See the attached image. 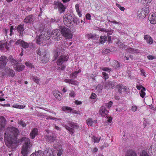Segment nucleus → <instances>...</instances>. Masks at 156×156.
<instances>
[{"instance_id": "f257e3e1", "label": "nucleus", "mask_w": 156, "mask_h": 156, "mask_svg": "<svg viewBox=\"0 0 156 156\" xmlns=\"http://www.w3.org/2000/svg\"><path fill=\"white\" fill-rule=\"evenodd\" d=\"M19 132L17 129L14 127L7 128L5 133V141L9 147L12 148L17 142V137Z\"/></svg>"}, {"instance_id": "f03ea898", "label": "nucleus", "mask_w": 156, "mask_h": 156, "mask_svg": "<svg viewBox=\"0 0 156 156\" xmlns=\"http://www.w3.org/2000/svg\"><path fill=\"white\" fill-rule=\"evenodd\" d=\"M21 141L24 142L21 153L23 156H26L29 152V148L31 146L30 140L29 138L25 137L22 138Z\"/></svg>"}, {"instance_id": "7ed1b4c3", "label": "nucleus", "mask_w": 156, "mask_h": 156, "mask_svg": "<svg viewBox=\"0 0 156 156\" xmlns=\"http://www.w3.org/2000/svg\"><path fill=\"white\" fill-rule=\"evenodd\" d=\"M74 16L69 13L64 14L63 16V20L64 24L68 27L73 25V20Z\"/></svg>"}, {"instance_id": "20e7f679", "label": "nucleus", "mask_w": 156, "mask_h": 156, "mask_svg": "<svg viewBox=\"0 0 156 156\" xmlns=\"http://www.w3.org/2000/svg\"><path fill=\"white\" fill-rule=\"evenodd\" d=\"M61 34L66 38L67 39H72L73 35L71 30L65 26H60L59 27Z\"/></svg>"}, {"instance_id": "39448f33", "label": "nucleus", "mask_w": 156, "mask_h": 156, "mask_svg": "<svg viewBox=\"0 0 156 156\" xmlns=\"http://www.w3.org/2000/svg\"><path fill=\"white\" fill-rule=\"evenodd\" d=\"M51 35L52 38L55 41H59L62 39V35L59 28L53 30L52 31Z\"/></svg>"}, {"instance_id": "423d86ee", "label": "nucleus", "mask_w": 156, "mask_h": 156, "mask_svg": "<svg viewBox=\"0 0 156 156\" xmlns=\"http://www.w3.org/2000/svg\"><path fill=\"white\" fill-rule=\"evenodd\" d=\"M54 4L55 5L54 8L58 9L60 13H62L64 12L66 8L61 2L58 1H55Z\"/></svg>"}, {"instance_id": "0eeeda50", "label": "nucleus", "mask_w": 156, "mask_h": 156, "mask_svg": "<svg viewBox=\"0 0 156 156\" xmlns=\"http://www.w3.org/2000/svg\"><path fill=\"white\" fill-rule=\"evenodd\" d=\"M68 124L71 127L66 125H63V126L67 130L70 132V133L72 135L74 133L73 129L78 128V126L73 122H69Z\"/></svg>"}, {"instance_id": "6e6552de", "label": "nucleus", "mask_w": 156, "mask_h": 156, "mask_svg": "<svg viewBox=\"0 0 156 156\" xmlns=\"http://www.w3.org/2000/svg\"><path fill=\"white\" fill-rule=\"evenodd\" d=\"M8 59L4 55H2L0 57V68H3L5 67L8 62Z\"/></svg>"}, {"instance_id": "1a4fd4ad", "label": "nucleus", "mask_w": 156, "mask_h": 156, "mask_svg": "<svg viewBox=\"0 0 156 156\" xmlns=\"http://www.w3.org/2000/svg\"><path fill=\"white\" fill-rule=\"evenodd\" d=\"M43 34H41L36 37V42L38 44H40L42 43L43 41L48 40V37L47 36L46 37L43 36Z\"/></svg>"}, {"instance_id": "9d476101", "label": "nucleus", "mask_w": 156, "mask_h": 156, "mask_svg": "<svg viewBox=\"0 0 156 156\" xmlns=\"http://www.w3.org/2000/svg\"><path fill=\"white\" fill-rule=\"evenodd\" d=\"M68 58L67 56H60L57 61V65L59 66L62 65L64 62H66L68 60Z\"/></svg>"}, {"instance_id": "9b49d317", "label": "nucleus", "mask_w": 156, "mask_h": 156, "mask_svg": "<svg viewBox=\"0 0 156 156\" xmlns=\"http://www.w3.org/2000/svg\"><path fill=\"white\" fill-rule=\"evenodd\" d=\"M44 51L45 52L44 53H43L42 55L43 57L41 61L42 63H46L49 61L50 56L47 50H45Z\"/></svg>"}, {"instance_id": "f8f14e48", "label": "nucleus", "mask_w": 156, "mask_h": 156, "mask_svg": "<svg viewBox=\"0 0 156 156\" xmlns=\"http://www.w3.org/2000/svg\"><path fill=\"white\" fill-rule=\"evenodd\" d=\"M116 87L118 89L119 93L120 94H122V92H127L128 90V89L126 87L123 86L122 84L117 85Z\"/></svg>"}, {"instance_id": "ddd939ff", "label": "nucleus", "mask_w": 156, "mask_h": 156, "mask_svg": "<svg viewBox=\"0 0 156 156\" xmlns=\"http://www.w3.org/2000/svg\"><path fill=\"white\" fill-rule=\"evenodd\" d=\"M99 114L101 116H105L106 115L108 111L106 109V108L104 106H101L99 111Z\"/></svg>"}, {"instance_id": "4468645a", "label": "nucleus", "mask_w": 156, "mask_h": 156, "mask_svg": "<svg viewBox=\"0 0 156 156\" xmlns=\"http://www.w3.org/2000/svg\"><path fill=\"white\" fill-rule=\"evenodd\" d=\"M56 138L55 134H48L46 135L45 138L47 141H49L50 142H53L55 140Z\"/></svg>"}, {"instance_id": "2eb2a0df", "label": "nucleus", "mask_w": 156, "mask_h": 156, "mask_svg": "<svg viewBox=\"0 0 156 156\" xmlns=\"http://www.w3.org/2000/svg\"><path fill=\"white\" fill-rule=\"evenodd\" d=\"M34 20V18L32 15H29L26 16L24 19L23 22L26 23H30Z\"/></svg>"}, {"instance_id": "dca6fc26", "label": "nucleus", "mask_w": 156, "mask_h": 156, "mask_svg": "<svg viewBox=\"0 0 156 156\" xmlns=\"http://www.w3.org/2000/svg\"><path fill=\"white\" fill-rule=\"evenodd\" d=\"M6 121L5 118L0 116V131L3 130L5 126Z\"/></svg>"}, {"instance_id": "f3484780", "label": "nucleus", "mask_w": 156, "mask_h": 156, "mask_svg": "<svg viewBox=\"0 0 156 156\" xmlns=\"http://www.w3.org/2000/svg\"><path fill=\"white\" fill-rule=\"evenodd\" d=\"M122 64L120 63L116 60H114L111 63V66L115 69H119L122 66Z\"/></svg>"}, {"instance_id": "a211bd4d", "label": "nucleus", "mask_w": 156, "mask_h": 156, "mask_svg": "<svg viewBox=\"0 0 156 156\" xmlns=\"http://www.w3.org/2000/svg\"><path fill=\"white\" fill-rule=\"evenodd\" d=\"M114 82L112 81H109L106 82L105 84V87L106 89H113L114 87Z\"/></svg>"}, {"instance_id": "6ab92c4d", "label": "nucleus", "mask_w": 156, "mask_h": 156, "mask_svg": "<svg viewBox=\"0 0 156 156\" xmlns=\"http://www.w3.org/2000/svg\"><path fill=\"white\" fill-rule=\"evenodd\" d=\"M8 43L7 42L2 44H0V50L5 52H6L9 50Z\"/></svg>"}, {"instance_id": "aec40b11", "label": "nucleus", "mask_w": 156, "mask_h": 156, "mask_svg": "<svg viewBox=\"0 0 156 156\" xmlns=\"http://www.w3.org/2000/svg\"><path fill=\"white\" fill-rule=\"evenodd\" d=\"M38 129L37 128L33 129L30 133V138L31 139H34L35 136L38 134Z\"/></svg>"}, {"instance_id": "412c9836", "label": "nucleus", "mask_w": 156, "mask_h": 156, "mask_svg": "<svg viewBox=\"0 0 156 156\" xmlns=\"http://www.w3.org/2000/svg\"><path fill=\"white\" fill-rule=\"evenodd\" d=\"M144 39L146 41L147 43L149 44H151L153 43V39L149 35H145L144 37Z\"/></svg>"}, {"instance_id": "4be33fe9", "label": "nucleus", "mask_w": 156, "mask_h": 156, "mask_svg": "<svg viewBox=\"0 0 156 156\" xmlns=\"http://www.w3.org/2000/svg\"><path fill=\"white\" fill-rule=\"evenodd\" d=\"M17 31L20 33V36H22L24 30L23 24H20L16 28Z\"/></svg>"}, {"instance_id": "5701e85b", "label": "nucleus", "mask_w": 156, "mask_h": 156, "mask_svg": "<svg viewBox=\"0 0 156 156\" xmlns=\"http://www.w3.org/2000/svg\"><path fill=\"white\" fill-rule=\"evenodd\" d=\"M150 22L151 24H156V13H154L151 15Z\"/></svg>"}, {"instance_id": "b1692460", "label": "nucleus", "mask_w": 156, "mask_h": 156, "mask_svg": "<svg viewBox=\"0 0 156 156\" xmlns=\"http://www.w3.org/2000/svg\"><path fill=\"white\" fill-rule=\"evenodd\" d=\"M30 156H44V153L42 151H38L32 154Z\"/></svg>"}, {"instance_id": "393cba45", "label": "nucleus", "mask_w": 156, "mask_h": 156, "mask_svg": "<svg viewBox=\"0 0 156 156\" xmlns=\"http://www.w3.org/2000/svg\"><path fill=\"white\" fill-rule=\"evenodd\" d=\"M25 68V66L24 65H21L20 66L18 64L16 67H14V68L15 70L18 72H20L22 71Z\"/></svg>"}, {"instance_id": "a878e982", "label": "nucleus", "mask_w": 156, "mask_h": 156, "mask_svg": "<svg viewBox=\"0 0 156 156\" xmlns=\"http://www.w3.org/2000/svg\"><path fill=\"white\" fill-rule=\"evenodd\" d=\"M52 151L49 148L46 147L45 148L44 154H46V156H52L51 153Z\"/></svg>"}, {"instance_id": "bb28decb", "label": "nucleus", "mask_w": 156, "mask_h": 156, "mask_svg": "<svg viewBox=\"0 0 156 156\" xmlns=\"http://www.w3.org/2000/svg\"><path fill=\"white\" fill-rule=\"evenodd\" d=\"M53 94L55 98H61L62 95L61 93L56 90H54L53 91Z\"/></svg>"}, {"instance_id": "cd10ccee", "label": "nucleus", "mask_w": 156, "mask_h": 156, "mask_svg": "<svg viewBox=\"0 0 156 156\" xmlns=\"http://www.w3.org/2000/svg\"><path fill=\"white\" fill-rule=\"evenodd\" d=\"M41 34H43V36L44 37H46L47 36L48 37V40L50 38V37L51 36V34L50 32L48 31H46L45 30L44 31H43L41 32Z\"/></svg>"}, {"instance_id": "c85d7f7f", "label": "nucleus", "mask_w": 156, "mask_h": 156, "mask_svg": "<svg viewBox=\"0 0 156 156\" xmlns=\"http://www.w3.org/2000/svg\"><path fill=\"white\" fill-rule=\"evenodd\" d=\"M128 52L132 54H134L135 53H139L140 51L138 49H134L133 48H129L127 49Z\"/></svg>"}, {"instance_id": "c756f323", "label": "nucleus", "mask_w": 156, "mask_h": 156, "mask_svg": "<svg viewBox=\"0 0 156 156\" xmlns=\"http://www.w3.org/2000/svg\"><path fill=\"white\" fill-rule=\"evenodd\" d=\"M125 156H137L135 152L132 150L128 151Z\"/></svg>"}, {"instance_id": "7c9ffc66", "label": "nucleus", "mask_w": 156, "mask_h": 156, "mask_svg": "<svg viewBox=\"0 0 156 156\" xmlns=\"http://www.w3.org/2000/svg\"><path fill=\"white\" fill-rule=\"evenodd\" d=\"M138 16L139 18L142 19L144 18L146 16V15L145 12L142 10L139 13H138Z\"/></svg>"}, {"instance_id": "2f4dec72", "label": "nucleus", "mask_w": 156, "mask_h": 156, "mask_svg": "<svg viewBox=\"0 0 156 156\" xmlns=\"http://www.w3.org/2000/svg\"><path fill=\"white\" fill-rule=\"evenodd\" d=\"M145 99V98H144V101H146L145 102L146 104L147 105H151L153 101V98H146V99Z\"/></svg>"}, {"instance_id": "473e14b6", "label": "nucleus", "mask_w": 156, "mask_h": 156, "mask_svg": "<svg viewBox=\"0 0 156 156\" xmlns=\"http://www.w3.org/2000/svg\"><path fill=\"white\" fill-rule=\"evenodd\" d=\"M45 50H47L45 49L41 48V49L40 48L38 49L37 51V53L39 55H43V53L45 52L44 51Z\"/></svg>"}, {"instance_id": "72a5a7b5", "label": "nucleus", "mask_w": 156, "mask_h": 156, "mask_svg": "<svg viewBox=\"0 0 156 156\" xmlns=\"http://www.w3.org/2000/svg\"><path fill=\"white\" fill-rule=\"evenodd\" d=\"M30 79L31 80H33L34 82H36V83L37 84L39 83L40 80L38 79L37 77L32 76H30Z\"/></svg>"}, {"instance_id": "f704fd0d", "label": "nucleus", "mask_w": 156, "mask_h": 156, "mask_svg": "<svg viewBox=\"0 0 156 156\" xmlns=\"http://www.w3.org/2000/svg\"><path fill=\"white\" fill-rule=\"evenodd\" d=\"M9 60L11 62L13 65H14V67L16 66H17L19 64V63L17 61H16L13 58H10Z\"/></svg>"}, {"instance_id": "c9c22d12", "label": "nucleus", "mask_w": 156, "mask_h": 156, "mask_svg": "<svg viewBox=\"0 0 156 156\" xmlns=\"http://www.w3.org/2000/svg\"><path fill=\"white\" fill-rule=\"evenodd\" d=\"M7 73L8 74L9 76L13 77L15 75L14 72L11 69H9L7 71Z\"/></svg>"}, {"instance_id": "e433bc0d", "label": "nucleus", "mask_w": 156, "mask_h": 156, "mask_svg": "<svg viewBox=\"0 0 156 156\" xmlns=\"http://www.w3.org/2000/svg\"><path fill=\"white\" fill-rule=\"evenodd\" d=\"M21 45L24 48H28L29 46V44L25 42L23 40Z\"/></svg>"}, {"instance_id": "4c0bfd02", "label": "nucleus", "mask_w": 156, "mask_h": 156, "mask_svg": "<svg viewBox=\"0 0 156 156\" xmlns=\"http://www.w3.org/2000/svg\"><path fill=\"white\" fill-rule=\"evenodd\" d=\"M101 137H97L93 136L92 138V141L94 143H98L100 141Z\"/></svg>"}, {"instance_id": "58836bf2", "label": "nucleus", "mask_w": 156, "mask_h": 156, "mask_svg": "<svg viewBox=\"0 0 156 156\" xmlns=\"http://www.w3.org/2000/svg\"><path fill=\"white\" fill-rule=\"evenodd\" d=\"M102 86L101 84H98L96 87V89L98 93L101 92L102 90Z\"/></svg>"}, {"instance_id": "ea45409f", "label": "nucleus", "mask_w": 156, "mask_h": 156, "mask_svg": "<svg viewBox=\"0 0 156 156\" xmlns=\"http://www.w3.org/2000/svg\"><path fill=\"white\" fill-rule=\"evenodd\" d=\"M62 109L63 111H69L70 112L72 110V108L68 106H63L62 108Z\"/></svg>"}, {"instance_id": "a19ab883", "label": "nucleus", "mask_w": 156, "mask_h": 156, "mask_svg": "<svg viewBox=\"0 0 156 156\" xmlns=\"http://www.w3.org/2000/svg\"><path fill=\"white\" fill-rule=\"evenodd\" d=\"M100 42L101 44L104 43L105 41L107 40V37L105 36H101L100 37Z\"/></svg>"}, {"instance_id": "79ce46f5", "label": "nucleus", "mask_w": 156, "mask_h": 156, "mask_svg": "<svg viewBox=\"0 0 156 156\" xmlns=\"http://www.w3.org/2000/svg\"><path fill=\"white\" fill-rule=\"evenodd\" d=\"M145 90V88L144 87H143V89L141 90L140 95V96L142 98H144L145 94V93L144 91Z\"/></svg>"}, {"instance_id": "37998d69", "label": "nucleus", "mask_w": 156, "mask_h": 156, "mask_svg": "<svg viewBox=\"0 0 156 156\" xmlns=\"http://www.w3.org/2000/svg\"><path fill=\"white\" fill-rule=\"evenodd\" d=\"M79 73V71H76L74 72L70 75L71 78L73 79H75L76 77L77 76Z\"/></svg>"}, {"instance_id": "c03bdc74", "label": "nucleus", "mask_w": 156, "mask_h": 156, "mask_svg": "<svg viewBox=\"0 0 156 156\" xmlns=\"http://www.w3.org/2000/svg\"><path fill=\"white\" fill-rule=\"evenodd\" d=\"M87 125L89 126H91L92 125L93 120L91 118H88L87 120Z\"/></svg>"}, {"instance_id": "a18cd8bd", "label": "nucleus", "mask_w": 156, "mask_h": 156, "mask_svg": "<svg viewBox=\"0 0 156 156\" xmlns=\"http://www.w3.org/2000/svg\"><path fill=\"white\" fill-rule=\"evenodd\" d=\"M18 123L19 125H21L23 127H24L26 126L25 122L22 120L19 121Z\"/></svg>"}, {"instance_id": "49530a36", "label": "nucleus", "mask_w": 156, "mask_h": 156, "mask_svg": "<svg viewBox=\"0 0 156 156\" xmlns=\"http://www.w3.org/2000/svg\"><path fill=\"white\" fill-rule=\"evenodd\" d=\"M73 24L75 23L76 25H77L80 22L79 20L77 18H75L74 16L73 18Z\"/></svg>"}, {"instance_id": "de8ad7c7", "label": "nucleus", "mask_w": 156, "mask_h": 156, "mask_svg": "<svg viewBox=\"0 0 156 156\" xmlns=\"http://www.w3.org/2000/svg\"><path fill=\"white\" fill-rule=\"evenodd\" d=\"M101 69L104 71H108L109 72L112 70L111 69L108 67H103L101 68Z\"/></svg>"}, {"instance_id": "09e8293b", "label": "nucleus", "mask_w": 156, "mask_h": 156, "mask_svg": "<svg viewBox=\"0 0 156 156\" xmlns=\"http://www.w3.org/2000/svg\"><path fill=\"white\" fill-rule=\"evenodd\" d=\"M112 104L113 103L111 101H110L108 103L105 104V106H107L108 108H109L112 107Z\"/></svg>"}, {"instance_id": "8fccbe9b", "label": "nucleus", "mask_w": 156, "mask_h": 156, "mask_svg": "<svg viewBox=\"0 0 156 156\" xmlns=\"http://www.w3.org/2000/svg\"><path fill=\"white\" fill-rule=\"evenodd\" d=\"M116 5L122 11H124L125 10V8L123 7H122L121 5L118 4L116 3Z\"/></svg>"}, {"instance_id": "3c124183", "label": "nucleus", "mask_w": 156, "mask_h": 156, "mask_svg": "<svg viewBox=\"0 0 156 156\" xmlns=\"http://www.w3.org/2000/svg\"><path fill=\"white\" fill-rule=\"evenodd\" d=\"M102 74L103 76V77H104L105 80L108 79V75L106 73L103 72L102 73Z\"/></svg>"}, {"instance_id": "603ef678", "label": "nucleus", "mask_w": 156, "mask_h": 156, "mask_svg": "<svg viewBox=\"0 0 156 156\" xmlns=\"http://www.w3.org/2000/svg\"><path fill=\"white\" fill-rule=\"evenodd\" d=\"M141 156H149L147 151L144 150L143 151Z\"/></svg>"}, {"instance_id": "864d4df0", "label": "nucleus", "mask_w": 156, "mask_h": 156, "mask_svg": "<svg viewBox=\"0 0 156 156\" xmlns=\"http://www.w3.org/2000/svg\"><path fill=\"white\" fill-rule=\"evenodd\" d=\"M22 41L23 40L21 39H19L16 42L15 44L16 45L20 44V45H21Z\"/></svg>"}, {"instance_id": "5fc2aeb1", "label": "nucleus", "mask_w": 156, "mask_h": 156, "mask_svg": "<svg viewBox=\"0 0 156 156\" xmlns=\"http://www.w3.org/2000/svg\"><path fill=\"white\" fill-rule=\"evenodd\" d=\"M70 96L71 97H74L75 95V94L74 91H71L69 93Z\"/></svg>"}, {"instance_id": "6e6d98bb", "label": "nucleus", "mask_w": 156, "mask_h": 156, "mask_svg": "<svg viewBox=\"0 0 156 156\" xmlns=\"http://www.w3.org/2000/svg\"><path fill=\"white\" fill-rule=\"evenodd\" d=\"M70 112H72L73 113L76 114H80V112L73 110V108H72V110Z\"/></svg>"}, {"instance_id": "4d7b16f0", "label": "nucleus", "mask_w": 156, "mask_h": 156, "mask_svg": "<svg viewBox=\"0 0 156 156\" xmlns=\"http://www.w3.org/2000/svg\"><path fill=\"white\" fill-rule=\"evenodd\" d=\"M137 109V107L135 105H133L132 106L131 110L133 112H135Z\"/></svg>"}, {"instance_id": "13d9d810", "label": "nucleus", "mask_w": 156, "mask_h": 156, "mask_svg": "<svg viewBox=\"0 0 156 156\" xmlns=\"http://www.w3.org/2000/svg\"><path fill=\"white\" fill-rule=\"evenodd\" d=\"M86 19L88 20H90L91 19V16L89 13L87 14L86 15Z\"/></svg>"}, {"instance_id": "bf43d9fd", "label": "nucleus", "mask_w": 156, "mask_h": 156, "mask_svg": "<svg viewBox=\"0 0 156 156\" xmlns=\"http://www.w3.org/2000/svg\"><path fill=\"white\" fill-rule=\"evenodd\" d=\"M76 82L75 80L70 79V83L73 85H76Z\"/></svg>"}, {"instance_id": "052dcab7", "label": "nucleus", "mask_w": 156, "mask_h": 156, "mask_svg": "<svg viewBox=\"0 0 156 156\" xmlns=\"http://www.w3.org/2000/svg\"><path fill=\"white\" fill-rule=\"evenodd\" d=\"M66 66H65L63 65L60 67H58V69H60L62 71H64L65 69Z\"/></svg>"}, {"instance_id": "680f3d73", "label": "nucleus", "mask_w": 156, "mask_h": 156, "mask_svg": "<svg viewBox=\"0 0 156 156\" xmlns=\"http://www.w3.org/2000/svg\"><path fill=\"white\" fill-rule=\"evenodd\" d=\"M75 8L76 12L80 11L79 5L78 4H76L75 5Z\"/></svg>"}, {"instance_id": "e2e57ef3", "label": "nucleus", "mask_w": 156, "mask_h": 156, "mask_svg": "<svg viewBox=\"0 0 156 156\" xmlns=\"http://www.w3.org/2000/svg\"><path fill=\"white\" fill-rule=\"evenodd\" d=\"M118 45L120 48H122L123 47H124L125 46V45L124 44L121 42L119 43L118 44Z\"/></svg>"}, {"instance_id": "0e129e2a", "label": "nucleus", "mask_w": 156, "mask_h": 156, "mask_svg": "<svg viewBox=\"0 0 156 156\" xmlns=\"http://www.w3.org/2000/svg\"><path fill=\"white\" fill-rule=\"evenodd\" d=\"M59 55H58V52L56 51H55V54H54V57L55 58V59Z\"/></svg>"}, {"instance_id": "69168bd1", "label": "nucleus", "mask_w": 156, "mask_h": 156, "mask_svg": "<svg viewBox=\"0 0 156 156\" xmlns=\"http://www.w3.org/2000/svg\"><path fill=\"white\" fill-rule=\"evenodd\" d=\"M113 30H111L108 32L107 34V35L109 36L110 35H112V33L113 32Z\"/></svg>"}, {"instance_id": "338daca9", "label": "nucleus", "mask_w": 156, "mask_h": 156, "mask_svg": "<svg viewBox=\"0 0 156 156\" xmlns=\"http://www.w3.org/2000/svg\"><path fill=\"white\" fill-rule=\"evenodd\" d=\"M145 3H150L152 0H142Z\"/></svg>"}, {"instance_id": "774afa93", "label": "nucleus", "mask_w": 156, "mask_h": 156, "mask_svg": "<svg viewBox=\"0 0 156 156\" xmlns=\"http://www.w3.org/2000/svg\"><path fill=\"white\" fill-rule=\"evenodd\" d=\"M62 154V151L60 150L57 153V156H61Z\"/></svg>"}]
</instances>
